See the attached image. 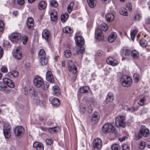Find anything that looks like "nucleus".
<instances>
[{
    "label": "nucleus",
    "instance_id": "f257e3e1",
    "mask_svg": "<svg viewBox=\"0 0 150 150\" xmlns=\"http://www.w3.org/2000/svg\"><path fill=\"white\" fill-rule=\"evenodd\" d=\"M34 85L38 88L41 87L44 90L47 89L49 86L48 83L44 84V81L42 78L38 76H36L34 80Z\"/></svg>",
    "mask_w": 150,
    "mask_h": 150
},
{
    "label": "nucleus",
    "instance_id": "f03ea898",
    "mask_svg": "<svg viewBox=\"0 0 150 150\" xmlns=\"http://www.w3.org/2000/svg\"><path fill=\"white\" fill-rule=\"evenodd\" d=\"M102 131L103 133L105 134L110 133L116 134L117 133L116 129L110 123H107L103 125L102 127Z\"/></svg>",
    "mask_w": 150,
    "mask_h": 150
},
{
    "label": "nucleus",
    "instance_id": "7ed1b4c3",
    "mask_svg": "<svg viewBox=\"0 0 150 150\" xmlns=\"http://www.w3.org/2000/svg\"><path fill=\"white\" fill-rule=\"evenodd\" d=\"M125 117L123 115L119 116L115 119V124L117 126L125 127L126 125L125 121Z\"/></svg>",
    "mask_w": 150,
    "mask_h": 150
},
{
    "label": "nucleus",
    "instance_id": "20e7f679",
    "mask_svg": "<svg viewBox=\"0 0 150 150\" xmlns=\"http://www.w3.org/2000/svg\"><path fill=\"white\" fill-rule=\"evenodd\" d=\"M120 81L122 85L124 87H128L132 83V79L129 76H124L121 78Z\"/></svg>",
    "mask_w": 150,
    "mask_h": 150
},
{
    "label": "nucleus",
    "instance_id": "39448f33",
    "mask_svg": "<svg viewBox=\"0 0 150 150\" xmlns=\"http://www.w3.org/2000/svg\"><path fill=\"white\" fill-rule=\"evenodd\" d=\"M102 142L100 139L97 138L94 140L93 144V150H100Z\"/></svg>",
    "mask_w": 150,
    "mask_h": 150
},
{
    "label": "nucleus",
    "instance_id": "423d86ee",
    "mask_svg": "<svg viewBox=\"0 0 150 150\" xmlns=\"http://www.w3.org/2000/svg\"><path fill=\"white\" fill-rule=\"evenodd\" d=\"M14 132L16 136L21 137L24 134V129L22 126H17L15 128Z\"/></svg>",
    "mask_w": 150,
    "mask_h": 150
},
{
    "label": "nucleus",
    "instance_id": "0eeeda50",
    "mask_svg": "<svg viewBox=\"0 0 150 150\" xmlns=\"http://www.w3.org/2000/svg\"><path fill=\"white\" fill-rule=\"evenodd\" d=\"M67 65L69 71H72L73 74H75L77 72V69L74 65L72 60H68L67 62Z\"/></svg>",
    "mask_w": 150,
    "mask_h": 150
},
{
    "label": "nucleus",
    "instance_id": "6e6552de",
    "mask_svg": "<svg viewBox=\"0 0 150 150\" xmlns=\"http://www.w3.org/2000/svg\"><path fill=\"white\" fill-rule=\"evenodd\" d=\"M100 118V114L96 112H95L92 115L91 118V121L94 124L98 122Z\"/></svg>",
    "mask_w": 150,
    "mask_h": 150
},
{
    "label": "nucleus",
    "instance_id": "1a4fd4ad",
    "mask_svg": "<svg viewBox=\"0 0 150 150\" xmlns=\"http://www.w3.org/2000/svg\"><path fill=\"white\" fill-rule=\"evenodd\" d=\"M21 38V35L18 33H14L12 34L10 38L11 40L14 42H18Z\"/></svg>",
    "mask_w": 150,
    "mask_h": 150
},
{
    "label": "nucleus",
    "instance_id": "9d476101",
    "mask_svg": "<svg viewBox=\"0 0 150 150\" xmlns=\"http://www.w3.org/2000/svg\"><path fill=\"white\" fill-rule=\"evenodd\" d=\"M95 38L98 40H102L104 39V36L102 33L101 30L99 28L97 29L95 31Z\"/></svg>",
    "mask_w": 150,
    "mask_h": 150
},
{
    "label": "nucleus",
    "instance_id": "9b49d317",
    "mask_svg": "<svg viewBox=\"0 0 150 150\" xmlns=\"http://www.w3.org/2000/svg\"><path fill=\"white\" fill-rule=\"evenodd\" d=\"M20 47H18L13 50V55L15 58L18 60H20L22 57V53L20 51Z\"/></svg>",
    "mask_w": 150,
    "mask_h": 150
},
{
    "label": "nucleus",
    "instance_id": "f8f14e48",
    "mask_svg": "<svg viewBox=\"0 0 150 150\" xmlns=\"http://www.w3.org/2000/svg\"><path fill=\"white\" fill-rule=\"evenodd\" d=\"M75 40L77 45L79 47L82 46L84 43V40L83 38L80 36H76L75 38Z\"/></svg>",
    "mask_w": 150,
    "mask_h": 150
},
{
    "label": "nucleus",
    "instance_id": "ddd939ff",
    "mask_svg": "<svg viewBox=\"0 0 150 150\" xmlns=\"http://www.w3.org/2000/svg\"><path fill=\"white\" fill-rule=\"evenodd\" d=\"M139 132L142 134L143 136L146 137L149 135V130L146 128L145 126H142L141 127Z\"/></svg>",
    "mask_w": 150,
    "mask_h": 150
},
{
    "label": "nucleus",
    "instance_id": "4468645a",
    "mask_svg": "<svg viewBox=\"0 0 150 150\" xmlns=\"http://www.w3.org/2000/svg\"><path fill=\"white\" fill-rule=\"evenodd\" d=\"M90 103L88 101L83 102V103H81L80 106V110L81 113H83L85 111L86 109L88 108V104H89Z\"/></svg>",
    "mask_w": 150,
    "mask_h": 150
},
{
    "label": "nucleus",
    "instance_id": "2eb2a0df",
    "mask_svg": "<svg viewBox=\"0 0 150 150\" xmlns=\"http://www.w3.org/2000/svg\"><path fill=\"white\" fill-rule=\"evenodd\" d=\"M106 62L108 64L115 66L118 64L117 61L111 57H109L107 59Z\"/></svg>",
    "mask_w": 150,
    "mask_h": 150
},
{
    "label": "nucleus",
    "instance_id": "dca6fc26",
    "mask_svg": "<svg viewBox=\"0 0 150 150\" xmlns=\"http://www.w3.org/2000/svg\"><path fill=\"white\" fill-rule=\"evenodd\" d=\"M3 81L5 83L7 86L11 88H13L14 87V84L13 82L10 79L5 78L3 79Z\"/></svg>",
    "mask_w": 150,
    "mask_h": 150
},
{
    "label": "nucleus",
    "instance_id": "f3484780",
    "mask_svg": "<svg viewBox=\"0 0 150 150\" xmlns=\"http://www.w3.org/2000/svg\"><path fill=\"white\" fill-rule=\"evenodd\" d=\"M51 20L53 22L56 21L57 19V12L56 10H52L50 13Z\"/></svg>",
    "mask_w": 150,
    "mask_h": 150
},
{
    "label": "nucleus",
    "instance_id": "a211bd4d",
    "mask_svg": "<svg viewBox=\"0 0 150 150\" xmlns=\"http://www.w3.org/2000/svg\"><path fill=\"white\" fill-rule=\"evenodd\" d=\"M46 78L47 81L50 83H53L54 80L52 72L50 71H48L46 74Z\"/></svg>",
    "mask_w": 150,
    "mask_h": 150
},
{
    "label": "nucleus",
    "instance_id": "6ab92c4d",
    "mask_svg": "<svg viewBox=\"0 0 150 150\" xmlns=\"http://www.w3.org/2000/svg\"><path fill=\"white\" fill-rule=\"evenodd\" d=\"M34 20L33 18L30 17L28 18L27 21V27L30 30H32L34 28Z\"/></svg>",
    "mask_w": 150,
    "mask_h": 150
},
{
    "label": "nucleus",
    "instance_id": "aec40b11",
    "mask_svg": "<svg viewBox=\"0 0 150 150\" xmlns=\"http://www.w3.org/2000/svg\"><path fill=\"white\" fill-rule=\"evenodd\" d=\"M117 37V34L115 32H112L108 37V40L110 42H112L115 40Z\"/></svg>",
    "mask_w": 150,
    "mask_h": 150
},
{
    "label": "nucleus",
    "instance_id": "412c9836",
    "mask_svg": "<svg viewBox=\"0 0 150 150\" xmlns=\"http://www.w3.org/2000/svg\"><path fill=\"white\" fill-rule=\"evenodd\" d=\"M33 147L37 150H43V146L42 144L38 142H35L33 144Z\"/></svg>",
    "mask_w": 150,
    "mask_h": 150
},
{
    "label": "nucleus",
    "instance_id": "4be33fe9",
    "mask_svg": "<svg viewBox=\"0 0 150 150\" xmlns=\"http://www.w3.org/2000/svg\"><path fill=\"white\" fill-rule=\"evenodd\" d=\"M50 34L48 30L46 29L44 30L42 32V36L43 38L45 39L47 41H48V38Z\"/></svg>",
    "mask_w": 150,
    "mask_h": 150
},
{
    "label": "nucleus",
    "instance_id": "5701e85b",
    "mask_svg": "<svg viewBox=\"0 0 150 150\" xmlns=\"http://www.w3.org/2000/svg\"><path fill=\"white\" fill-rule=\"evenodd\" d=\"M113 100V96L112 93H109L107 95L105 101L107 103H111Z\"/></svg>",
    "mask_w": 150,
    "mask_h": 150
},
{
    "label": "nucleus",
    "instance_id": "b1692460",
    "mask_svg": "<svg viewBox=\"0 0 150 150\" xmlns=\"http://www.w3.org/2000/svg\"><path fill=\"white\" fill-rule=\"evenodd\" d=\"M52 105L56 107H58L60 105V101L57 98L53 99L51 101Z\"/></svg>",
    "mask_w": 150,
    "mask_h": 150
},
{
    "label": "nucleus",
    "instance_id": "393cba45",
    "mask_svg": "<svg viewBox=\"0 0 150 150\" xmlns=\"http://www.w3.org/2000/svg\"><path fill=\"white\" fill-rule=\"evenodd\" d=\"M114 18V15L111 13H107L105 16V19L108 22H110L112 21Z\"/></svg>",
    "mask_w": 150,
    "mask_h": 150
},
{
    "label": "nucleus",
    "instance_id": "a878e982",
    "mask_svg": "<svg viewBox=\"0 0 150 150\" xmlns=\"http://www.w3.org/2000/svg\"><path fill=\"white\" fill-rule=\"evenodd\" d=\"M129 54V51L127 49H124L121 52V55L123 58L127 57Z\"/></svg>",
    "mask_w": 150,
    "mask_h": 150
},
{
    "label": "nucleus",
    "instance_id": "bb28decb",
    "mask_svg": "<svg viewBox=\"0 0 150 150\" xmlns=\"http://www.w3.org/2000/svg\"><path fill=\"white\" fill-rule=\"evenodd\" d=\"M64 33H66L71 34L73 32V29L69 26H66L63 29Z\"/></svg>",
    "mask_w": 150,
    "mask_h": 150
},
{
    "label": "nucleus",
    "instance_id": "cd10ccee",
    "mask_svg": "<svg viewBox=\"0 0 150 150\" xmlns=\"http://www.w3.org/2000/svg\"><path fill=\"white\" fill-rule=\"evenodd\" d=\"M47 6V4L45 2L42 1L40 2L38 4L39 9H45Z\"/></svg>",
    "mask_w": 150,
    "mask_h": 150
},
{
    "label": "nucleus",
    "instance_id": "c85d7f7f",
    "mask_svg": "<svg viewBox=\"0 0 150 150\" xmlns=\"http://www.w3.org/2000/svg\"><path fill=\"white\" fill-rule=\"evenodd\" d=\"M89 89V88L88 86H84L81 87L79 88L80 92L82 93H87L88 92Z\"/></svg>",
    "mask_w": 150,
    "mask_h": 150
},
{
    "label": "nucleus",
    "instance_id": "c756f323",
    "mask_svg": "<svg viewBox=\"0 0 150 150\" xmlns=\"http://www.w3.org/2000/svg\"><path fill=\"white\" fill-rule=\"evenodd\" d=\"M89 6L91 8H93L96 6V0H87Z\"/></svg>",
    "mask_w": 150,
    "mask_h": 150
},
{
    "label": "nucleus",
    "instance_id": "7c9ffc66",
    "mask_svg": "<svg viewBox=\"0 0 150 150\" xmlns=\"http://www.w3.org/2000/svg\"><path fill=\"white\" fill-rule=\"evenodd\" d=\"M7 86L5 83L3 81H0V91H4L6 89Z\"/></svg>",
    "mask_w": 150,
    "mask_h": 150
},
{
    "label": "nucleus",
    "instance_id": "2f4dec72",
    "mask_svg": "<svg viewBox=\"0 0 150 150\" xmlns=\"http://www.w3.org/2000/svg\"><path fill=\"white\" fill-rule=\"evenodd\" d=\"M53 91L56 96H59L60 93L59 87L57 86H54L52 88Z\"/></svg>",
    "mask_w": 150,
    "mask_h": 150
},
{
    "label": "nucleus",
    "instance_id": "473e14b6",
    "mask_svg": "<svg viewBox=\"0 0 150 150\" xmlns=\"http://www.w3.org/2000/svg\"><path fill=\"white\" fill-rule=\"evenodd\" d=\"M131 55L133 58L137 59L139 57V53L136 50H134L132 51Z\"/></svg>",
    "mask_w": 150,
    "mask_h": 150
},
{
    "label": "nucleus",
    "instance_id": "72a5a7b5",
    "mask_svg": "<svg viewBox=\"0 0 150 150\" xmlns=\"http://www.w3.org/2000/svg\"><path fill=\"white\" fill-rule=\"evenodd\" d=\"M4 135L6 138H9L11 135V130H3Z\"/></svg>",
    "mask_w": 150,
    "mask_h": 150
},
{
    "label": "nucleus",
    "instance_id": "f704fd0d",
    "mask_svg": "<svg viewBox=\"0 0 150 150\" xmlns=\"http://www.w3.org/2000/svg\"><path fill=\"white\" fill-rule=\"evenodd\" d=\"M68 14L66 13L62 14L61 16V20L62 23H64L67 20L68 18Z\"/></svg>",
    "mask_w": 150,
    "mask_h": 150
},
{
    "label": "nucleus",
    "instance_id": "c9c22d12",
    "mask_svg": "<svg viewBox=\"0 0 150 150\" xmlns=\"http://www.w3.org/2000/svg\"><path fill=\"white\" fill-rule=\"evenodd\" d=\"M8 74L10 76H13L14 77H16L18 76V73L17 71H13L12 72H8Z\"/></svg>",
    "mask_w": 150,
    "mask_h": 150
},
{
    "label": "nucleus",
    "instance_id": "e433bc0d",
    "mask_svg": "<svg viewBox=\"0 0 150 150\" xmlns=\"http://www.w3.org/2000/svg\"><path fill=\"white\" fill-rule=\"evenodd\" d=\"M40 64L41 65L43 66L45 65L47 62L48 61L45 57H40Z\"/></svg>",
    "mask_w": 150,
    "mask_h": 150
},
{
    "label": "nucleus",
    "instance_id": "4c0bfd02",
    "mask_svg": "<svg viewBox=\"0 0 150 150\" xmlns=\"http://www.w3.org/2000/svg\"><path fill=\"white\" fill-rule=\"evenodd\" d=\"M140 45L143 47H146L147 45V41L144 39H141L139 42Z\"/></svg>",
    "mask_w": 150,
    "mask_h": 150
},
{
    "label": "nucleus",
    "instance_id": "58836bf2",
    "mask_svg": "<svg viewBox=\"0 0 150 150\" xmlns=\"http://www.w3.org/2000/svg\"><path fill=\"white\" fill-rule=\"evenodd\" d=\"M50 5L51 7H56L58 6V4L55 0H51L50 1Z\"/></svg>",
    "mask_w": 150,
    "mask_h": 150
},
{
    "label": "nucleus",
    "instance_id": "ea45409f",
    "mask_svg": "<svg viewBox=\"0 0 150 150\" xmlns=\"http://www.w3.org/2000/svg\"><path fill=\"white\" fill-rule=\"evenodd\" d=\"M146 143L144 141H141L139 143L138 147L140 149H144L146 146Z\"/></svg>",
    "mask_w": 150,
    "mask_h": 150
},
{
    "label": "nucleus",
    "instance_id": "a19ab883",
    "mask_svg": "<svg viewBox=\"0 0 150 150\" xmlns=\"http://www.w3.org/2000/svg\"><path fill=\"white\" fill-rule=\"evenodd\" d=\"M87 101L89 102L90 103L89 104H88V108L90 110L91 109V105H92L94 104V100L92 98L90 99L89 101Z\"/></svg>",
    "mask_w": 150,
    "mask_h": 150
},
{
    "label": "nucleus",
    "instance_id": "79ce46f5",
    "mask_svg": "<svg viewBox=\"0 0 150 150\" xmlns=\"http://www.w3.org/2000/svg\"><path fill=\"white\" fill-rule=\"evenodd\" d=\"M38 56L40 58L41 57H45V53L44 50L41 49L39 51Z\"/></svg>",
    "mask_w": 150,
    "mask_h": 150
},
{
    "label": "nucleus",
    "instance_id": "37998d69",
    "mask_svg": "<svg viewBox=\"0 0 150 150\" xmlns=\"http://www.w3.org/2000/svg\"><path fill=\"white\" fill-rule=\"evenodd\" d=\"M142 18V16L138 13H136L134 17V20L135 21H139Z\"/></svg>",
    "mask_w": 150,
    "mask_h": 150
},
{
    "label": "nucleus",
    "instance_id": "c03bdc74",
    "mask_svg": "<svg viewBox=\"0 0 150 150\" xmlns=\"http://www.w3.org/2000/svg\"><path fill=\"white\" fill-rule=\"evenodd\" d=\"M59 129L58 127H50L48 129V131L50 133H54L57 131V129Z\"/></svg>",
    "mask_w": 150,
    "mask_h": 150
},
{
    "label": "nucleus",
    "instance_id": "a18cd8bd",
    "mask_svg": "<svg viewBox=\"0 0 150 150\" xmlns=\"http://www.w3.org/2000/svg\"><path fill=\"white\" fill-rule=\"evenodd\" d=\"M137 33V30H133L131 32L130 36L132 39V40H134V38L135 37L136 34Z\"/></svg>",
    "mask_w": 150,
    "mask_h": 150
},
{
    "label": "nucleus",
    "instance_id": "49530a36",
    "mask_svg": "<svg viewBox=\"0 0 150 150\" xmlns=\"http://www.w3.org/2000/svg\"><path fill=\"white\" fill-rule=\"evenodd\" d=\"M11 127L9 123H5L3 125V130H11Z\"/></svg>",
    "mask_w": 150,
    "mask_h": 150
},
{
    "label": "nucleus",
    "instance_id": "de8ad7c7",
    "mask_svg": "<svg viewBox=\"0 0 150 150\" xmlns=\"http://www.w3.org/2000/svg\"><path fill=\"white\" fill-rule=\"evenodd\" d=\"M65 57L67 58H69L71 55V53L70 50H67L64 52Z\"/></svg>",
    "mask_w": 150,
    "mask_h": 150
},
{
    "label": "nucleus",
    "instance_id": "09e8293b",
    "mask_svg": "<svg viewBox=\"0 0 150 150\" xmlns=\"http://www.w3.org/2000/svg\"><path fill=\"white\" fill-rule=\"evenodd\" d=\"M146 99L144 97L141 98L138 102V104L140 106H143L145 101Z\"/></svg>",
    "mask_w": 150,
    "mask_h": 150
},
{
    "label": "nucleus",
    "instance_id": "8fccbe9b",
    "mask_svg": "<svg viewBox=\"0 0 150 150\" xmlns=\"http://www.w3.org/2000/svg\"><path fill=\"white\" fill-rule=\"evenodd\" d=\"M120 146L117 144H114L111 146V148L112 150H119Z\"/></svg>",
    "mask_w": 150,
    "mask_h": 150
},
{
    "label": "nucleus",
    "instance_id": "3c124183",
    "mask_svg": "<svg viewBox=\"0 0 150 150\" xmlns=\"http://www.w3.org/2000/svg\"><path fill=\"white\" fill-rule=\"evenodd\" d=\"M140 78L139 75L137 74H135L133 75V79L134 81L135 82H137L139 80Z\"/></svg>",
    "mask_w": 150,
    "mask_h": 150
},
{
    "label": "nucleus",
    "instance_id": "603ef678",
    "mask_svg": "<svg viewBox=\"0 0 150 150\" xmlns=\"http://www.w3.org/2000/svg\"><path fill=\"white\" fill-rule=\"evenodd\" d=\"M101 28L103 31H106L108 29L107 25L105 23H103L101 25Z\"/></svg>",
    "mask_w": 150,
    "mask_h": 150
},
{
    "label": "nucleus",
    "instance_id": "864d4df0",
    "mask_svg": "<svg viewBox=\"0 0 150 150\" xmlns=\"http://www.w3.org/2000/svg\"><path fill=\"white\" fill-rule=\"evenodd\" d=\"M137 110V108H136L132 107L130 108L127 107L126 108V110L127 111H129L131 112H134L136 110Z\"/></svg>",
    "mask_w": 150,
    "mask_h": 150
},
{
    "label": "nucleus",
    "instance_id": "5fc2aeb1",
    "mask_svg": "<svg viewBox=\"0 0 150 150\" xmlns=\"http://www.w3.org/2000/svg\"><path fill=\"white\" fill-rule=\"evenodd\" d=\"M28 37L26 35H24L22 37V40L23 44L25 45L26 43L28 40Z\"/></svg>",
    "mask_w": 150,
    "mask_h": 150
},
{
    "label": "nucleus",
    "instance_id": "6e6d98bb",
    "mask_svg": "<svg viewBox=\"0 0 150 150\" xmlns=\"http://www.w3.org/2000/svg\"><path fill=\"white\" fill-rule=\"evenodd\" d=\"M4 30V22L0 19V31H2Z\"/></svg>",
    "mask_w": 150,
    "mask_h": 150
},
{
    "label": "nucleus",
    "instance_id": "4d7b16f0",
    "mask_svg": "<svg viewBox=\"0 0 150 150\" xmlns=\"http://www.w3.org/2000/svg\"><path fill=\"white\" fill-rule=\"evenodd\" d=\"M142 135L141 133H140L139 132V133H136L135 134V139L136 140H138L141 139L142 137Z\"/></svg>",
    "mask_w": 150,
    "mask_h": 150
},
{
    "label": "nucleus",
    "instance_id": "13d9d810",
    "mask_svg": "<svg viewBox=\"0 0 150 150\" xmlns=\"http://www.w3.org/2000/svg\"><path fill=\"white\" fill-rule=\"evenodd\" d=\"M119 13L122 15L127 16L128 15L127 10H120Z\"/></svg>",
    "mask_w": 150,
    "mask_h": 150
},
{
    "label": "nucleus",
    "instance_id": "bf43d9fd",
    "mask_svg": "<svg viewBox=\"0 0 150 150\" xmlns=\"http://www.w3.org/2000/svg\"><path fill=\"white\" fill-rule=\"evenodd\" d=\"M74 5V2L73 1L71 2L68 5L67 7V9H72Z\"/></svg>",
    "mask_w": 150,
    "mask_h": 150
},
{
    "label": "nucleus",
    "instance_id": "052dcab7",
    "mask_svg": "<svg viewBox=\"0 0 150 150\" xmlns=\"http://www.w3.org/2000/svg\"><path fill=\"white\" fill-rule=\"evenodd\" d=\"M45 143L47 144L50 145L53 143V140L51 139H47L45 140Z\"/></svg>",
    "mask_w": 150,
    "mask_h": 150
},
{
    "label": "nucleus",
    "instance_id": "680f3d73",
    "mask_svg": "<svg viewBox=\"0 0 150 150\" xmlns=\"http://www.w3.org/2000/svg\"><path fill=\"white\" fill-rule=\"evenodd\" d=\"M1 70L2 72L5 73L7 72L8 70L6 67L3 66L1 68Z\"/></svg>",
    "mask_w": 150,
    "mask_h": 150
},
{
    "label": "nucleus",
    "instance_id": "e2e57ef3",
    "mask_svg": "<svg viewBox=\"0 0 150 150\" xmlns=\"http://www.w3.org/2000/svg\"><path fill=\"white\" fill-rule=\"evenodd\" d=\"M122 148L123 150H129V146L126 144L123 145Z\"/></svg>",
    "mask_w": 150,
    "mask_h": 150
},
{
    "label": "nucleus",
    "instance_id": "0e129e2a",
    "mask_svg": "<svg viewBox=\"0 0 150 150\" xmlns=\"http://www.w3.org/2000/svg\"><path fill=\"white\" fill-rule=\"evenodd\" d=\"M25 3L24 0H17V3L19 5H23Z\"/></svg>",
    "mask_w": 150,
    "mask_h": 150
},
{
    "label": "nucleus",
    "instance_id": "69168bd1",
    "mask_svg": "<svg viewBox=\"0 0 150 150\" xmlns=\"http://www.w3.org/2000/svg\"><path fill=\"white\" fill-rule=\"evenodd\" d=\"M126 7L129 9H132V5L131 3L128 2L126 5Z\"/></svg>",
    "mask_w": 150,
    "mask_h": 150
},
{
    "label": "nucleus",
    "instance_id": "338daca9",
    "mask_svg": "<svg viewBox=\"0 0 150 150\" xmlns=\"http://www.w3.org/2000/svg\"><path fill=\"white\" fill-rule=\"evenodd\" d=\"M127 137H124L122 138H120L119 139V140L121 142H122L124 141H125L126 139H127Z\"/></svg>",
    "mask_w": 150,
    "mask_h": 150
},
{
    "label": "nucleus",
    "instance_id": "774afa93",
    "mask_svg": "<svg viewBox=\"0 0 150 150\" xmlns=\"http://www.w3.org/2000/svg\"><path fill=\"white\" fill-rule=\"evenodd\" d=\"M79 51L81 53H83L85 52V49L83 47H81L80 48Z\"/></svg>",
    "mask_w": 150,
    "mask_h": 150
}]
</instances>
